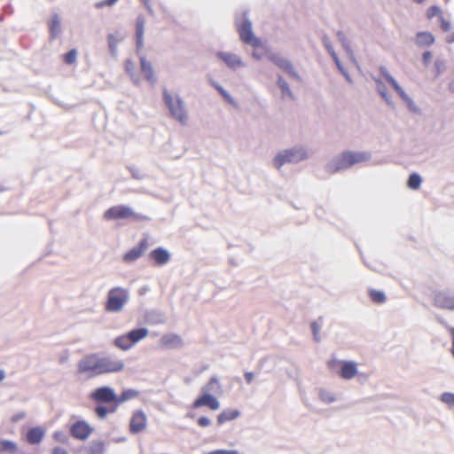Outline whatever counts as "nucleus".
<instances>
[{
  "mask_svg": "<svg viewBox=\"0 0 454 454\" xmlns=\"http://www.w3.org/2000/svg\"><path fill=\"white\" fill-rule=\"evenodd\" d=\"M160 341L166 348H176L182 344L181 338L176 334L165 335L161 338Z\"/></svg>",
  "mask_w": 454,
  "mask_h": 454,
  "instance_id": "nucleus-24",
  "label": "nucleus"
},
{
  "mask_svg": "<svg viewBox=\"0 0 454 454\" xmlns=\"http://www.w3.org/2000/svg\"><path fill=\"white\" fill-rule=\"evenodd\" d=\"M239 415V412L237 410H225L217 416V422L222 425L227 421L235 419Z\"/></svg>",
  "mask_w": 454,
  "mask_h": 454,
  "instance_id": "nucleus-26",
  "label": "nucleus"
},
{
  "mask_svg": "<svg viewBox=\"0 0 454 454\" xmlns=\"http://www.w3.org/2000/svg\"><path fill=\"white\" fill-rule=\"evenodd\" d=\"M51 454H69V453L67 449L60 447V446H57L51 450Z\"/></svg>",
  "mask_w": 454,
  "mask_h": 454,
  "instance_id": "nucleus-44",
  "label": "nucleus"
},
{
  "mask_svg": "<svg viewBox=\"0 0 454 454\" xmlns=\"http://www.w3.org/2000/svg\"><path fill=\"white\" fill-rule=\"evenodd\" d=\"M147 419L144 411H137L133 413L129 422V431L132 434H137L144 431L146 427Z\"/></svg>",
  "mask_w": 454,
  "mask_h": 454,
  "instance_id": "nucleus-10",
  "label": "nucleus"
},
{
  "mask_svg": "<svg viewBox=\"0 0 454 454\" xmlns=\"http://www.w3.org/2000/svg\"><path fill=\"white\" fill-rule=\"evenodd\" d=\"M207 454H239V452L233 450H216L210 451Z\"/></svg>",
  "mask_w": 454,
  "mask_h": 454,
  "instance_id": "nucleus-43",
  "label": "nucleus"
},
{
  "mask_svg": "<svg viewBox=\"0 0 454 454\" xmlns=\"http://www.w3.org/2000/svg\"><path fill=\"white\" fill-rule=\"evenodd\" d=\"M434 17H438L441 23V29L443 32H450L451 24L444 18L442 10L436 5H432L427 11V18L432 20Z\"/></svg>",
  "mask_w": 454,
  "mask_h": 454,
  "instance_id": "nucleus-11",
  "label": "nucleus"
},
{
  "mask_svg": "<svg viewBox=\"0 0 454 454\" xmlns=\"http://www.w3.org/2000/svg\"><path fill=\"white\" fill-rule=\"evenodd\" d=\"M91 397L98 403H116V395L107 387L97 388L91 394Z\"/></svg>",
  "mask_w": 454,
  "mask_h": 454,
  "instance_id": "nucleus-13",
  "label": "nucleus"
},
{
  "mask_svg": "<svg viewBox=\"0 0 454 454\" xmlns=\"http://www.w3.org/2000/svg\"><path fill=\"white\" fill-rule=\"evenodd\" d=\"M145 20L144 16L140 15L136 20V39L137 48L141 49L144 43V32H145Z\"/></svg>",
  "mask_w": 454,
  "mask_h": 454,
  "instance_id": "nucleus-18",
  "label": "nucleus"
},
{
  "mask_svg": "<svg viewBox=\"0 0 454 454\" xmlns=\"http://www.w3.org/2000/svg\"><path fill=\"white\" fill-rule=\"evenodd\" d=\"M328 366L331 369H356V364L353 362L340 361L336 358H333L328 362Z\"/></svg>",
  "mask_w": 454,
  "mask_h": 454,
  "instance_id": "nucleus-25",
  "label": "nucleus"
},
{
  "mask_svg": "<svg viewBox=\"0 0 454 454\" xmlns=\"http://www.w3.org/2000/svg\"><path fill=\"white\" fill-rule=\"evenodd\" d=\"M2 134H3V132H2V131H0V135H2Z\"/></svg>",
  "mask_w": 454,
  "mask_h": 454,
  "instance_id": "nucleus-59",
  "label": "nucleus"
},
{
  "mask_svg": "<svg viewBox=\"0 0 454 454\" xmlns=\"http://www.w3.org/2000/svg\"><path fill=\"white\" fill-rule=\"evenodd\" d=\"M270 59L275 65L283 69L285 72L290 74L293 76H297V74L295 73L294 68L289 60L280 58L277 55H271Z\"/></svg>",
  "mask_w": 454,
  "mask_h": 454,
  "instance_id": "nucleus-16",
  "label": "nucleus"
},
{
  "mask_svg": "<svg viewBox=\"0 0 454 454\" xmlns=\"http://www.w3.org/2000/svg\"><path fill=\"white\" fill-rule=\"evenodd\" d=\"M105 450V443L102 441L93 442L90 448V454H103Z\"/></svg>",
  "mask_w": 454,
  "mask_h": 454,
  "instance_id": "nucleus-35",
  "label": "nucleus"
},
{
  "mask_svg": "<svg viewBox=\"0 0 454 454\" xmlns=\"http://www.w3.org/2000/svg\"><path fill=\"white\" fill-rule=\"evenodd\" d=\"M387 82L391 84V86L395 89V90L400 95V97L407 103L411 104L412 101L409 98V96L404 92V90L399 86V84L396 82V81L388 74V73H382Z\"/></svg>",
  "mask_w": 454,
  "mask_h": 454,
  "instance_id": "nucleus-20",
  "label": "nucleus"
},
{
  "mask_svg": "<svg viewBox=\"0 0 454 454\" xmlns=\"http://www.w3.org/2000/svg\"><path fill=\"white\" fill-rule=\"evenodd\" d=\"M116 43H117V42H116L115 38L114 37V35H109V37H108V44H109V48H110V50L112 51H114L115 47H116Z\"/></svg>",
  "mask_w": 454,
  "mask_h": 454,
  "instance_id": "nucleus-45",
  "label": "nucleus"
},
{
  "mask_svg": "<svg viewBox=\"0 0 454 454\" xmlns=\"http://www.w3.org/2000/svg\"><path fill=\"white\" fill-rule=\"evenodd\" d=\"M238 31L241 41L244 43L250 44L254 49L262 47L261 40L254 36L252 30V24L249 20H244L238 27Z\"/></svg>",
  "mask_w": 454,
  "mask_h": 454,
  "instance_id": "nucleus-7",
  "label": "nucleus"
},
{
  "mask_svg": "<svg viewBox=\"0 0 454 454\" xmlns=\"http://www.w3.org/2000/svg\"><path fill=\"white\" fill-rule=\"evenodd\" d=\"M324 44H325V47L327 49L328 52L330 53V55L332 56V58L333 59L335 64L337 65L338 68L340 70H342V67H341V64H340V61L337 56V54L335 53V51H333V46L331 45L328 38L326 36L324 37Z\"/></svg>",
  "mask_w": 454,
  "mask_h": 454,
  "instance_id": "nucleus-29",
  "label": "nucleus"
},
{
  "mask_svg": "<svg viewBox=\"0 0 454 454\" xmlns=\"http://www.w3.org/2000/svg\"><path fill=\"white\" fill-rule=\"evenodd\" d=\"M4 378V372L0 371V381Z\"/></svg>",
  "mask_w": 454,
  "mask_h": 454,
  "instance_id": "nucleus-57",
  "label": "nucleus"
},
{
  "mask_svg": "<svg viewBox=\"0 0 454 454\" xmlns=\"http://www.w3.org/2000/svg\"><path fill=\"white\" fill-rule=\"evenodd\" d=\"M421 184V177L418 174H411L408 180V186L411 189H419Z\"/></svg>",
  "mask_w": 454,
  "mask_h": 454,
  "instance_id": "nucleus-31",
  "label": "nucleus"
},
{
  "mask_svg": "<svg viewBox=\"0 0 454 454\" xmlns=\"http://www.w3.org/2000/svg\"><path fill=\"white\" fill-rule=\"evenodd\" d=\"M307 157V153L302 149L286 150L279 153L274 158V165L276 168H280L287 162L299 161Z\"/></svg>",
  "mask_w": 454,
  "mask_h": 454,
  "instance_id": "nucleus-6",
  "label": "nucleus"
},
{
  "mask_svg": "<svg viewBox=\"0 0 454 454\" xmlns=\"http://www.w3.org/2000/svg\"><path fill=\"white\" fill-rule=\"evenodd\" d=\"M312 327H313L314 334H315V335H317V324H316V323H313V324H312Z\"/></svg>",
  "mask_w": 454,
  "mask_h": 454,
  "instance_id": "nucleus-51",
  "label": "nucleus"
},
{
  "mask_svg": "<svg viewBox=\"0 0 454 454\" xmlns=\"http://www.w3.org/2000/svg\"><path fill=\"white\" fill-rule=\"evenodd\" d=\"M434 304L440 309H454V295L438 292L434 294Z\"/></svg>",
  "mask_w": 454,
  "mask_h": 454,
  "instance_id": "nucleus-14",
  "label": "nucleus"
},
{
  "mask_svg": "<svg viewBox=\"0 0 454 454\" xmlns=\"http://www.w3.org/2000/svg\"><path fill=\"white\" fill-rule=\"evenodd\" d=\"M104 218L107 221L119 219H133L135 221H147L149 217L134 212L130 207L118 205L109 207L104 213Z\"/></svg>",
  "mask_w": 454,
  "mask_h": 454,
  "instance_id": "nucleus-3",
  "label": "nucleus"
},
{
  "mask_svg": "<svg viewBox=\"0 0 454 454\" xmlns=\"http://www.w3.org/2000/svg\"><path fill=\"white\" fill-rule=\"evenodd\" d=\"M253 56H254V58H255V59H261V55H259V54L257 53V51H254Z\"/></svg>",
  "mask_w": 454,
  "mask_h": 454,
  "instance_id": "nucleus-54",
  "label": "nucleus"
},
{
  "mask_svg": "<svg viewBox=\"0 0 454 454\" xmlns=\"http://www.w3.org/2000/svg\"><path fill=\"white\" fill-rule=\"evenodd\" d=\"M163 95L164 101L168 106L171 115L182 124H185L187 121V113L181 98L178 97L174 98L166 90Z\"/></svg>",
  "mask_w": 454,
  "mask_h": 454,
  "instance_id": "nucleus-5",
  "label": "nucleus"
},
{
  "mask_svg": "<svg viewBox=\"0 0 454 454\" xmlns=\"http://www.w3.org/2000/svg\"><path fill=\"white\" fill-rule=\"evenodd\" d=\"M49 27H50V30H51L52 35L55 36L59 33V27H60L59 18L57 14H55L51 18Z\"/></svg>",
  "mask_w": 454,
  "mask_h": 454,
  "instance_id": "nucleus-32",
  "label": "nucleus"
},
{
  "mask_svg": "<svg viewBox=\"0 0 454 454\" xmlns=\"http://www.w3.org/2000/svg\"><path fill=\"white\" fill-rule=\"evenodd\" d=\"M138 395V392L133 389L123 391L121 395L116 396V403L120 404Z\"/></svg>",
  "mask_w": 454,
  "mask_h": 454,
  "instance_id": "nucleus-28",
  "label": "nucleus"
},
{
  "mask_svg": "<svg viewBox=\"0 0 454 454\" xmlns=\"http://www.w3.org/2000/svg\"><path fill=\"white\" fill-rule=\"evenodd\" d=\"M197 423L201 427H207L210 425V419L207 417H200L197 420Z\"/></svg>",
  "mask_w": 454,
  "mask_h": 454,
  "instance_id": "nucleus-42",
  "label": "nucleus"
},
{
  "mask_svg": "<svg viewBox=\"0 0 454 454\" xmlns=\"http://www.w3.org/2000/svg\"><path fill=\"white\" fill-rule=\"evenodd\" d=\"M338 36H339L342 41H344V39L342 38V37H343V34H342V33L339 32V33H338ZM343 46H344V47H347V45H346L345 42H343Z\"/></svg>",
  "mask_w": 454,
  "mask_h": 454,
  "instance_id": "nucleus-53",
  "label": "nucleus"
},
{
  "mask_svg": "<svg viewBox=\"0 0 454 454\" xmlns=\"http://www.w3.org/2000/svg\"><path fill=\"white\" fill-rule=\"evenodd\" d=\"M319 397L323 402L327 403H333L335 400V397L326 390H321L319 392Z\"/></svg>",
  "mask_w": 454,
  "mask_h": 454,
  "instance_id": "nucleus-37",
  "label": "nucleus"
},
{
  "mask_svg": "<svg viewBox=\"0 0 454 454\" xmlns=\"http://www.w3.org/2000/svg\"><path fill=\"white\" fill-rule=\"evenodd\" d=\"M202 406H207L212 411H216L220 408L218 400L210 394H204L199 396L192 403L193 409H198Z\"/></svg>",
  "mask_w": 454,
  "mask_h": 454,
  "instance_id": "nucleus-12",
  "label": "nucleus"
},
{
  "mask_svg": "<svg viewBox=\"0 0 454 454\" xmlns=\"http://www.w3.org/2000/svg\"><path fill=\"white\" fill-rule=\"evenodd\" d=\"M370 159V154L364 152H344L330 162L326 168L331 174L340 170L348 168L355 164L366 161Z\"/></svg>",
  "mask_w": 454,
  "mask_h": 454,
  "instance_id": "nucleus-1",
  "label": "nucleus"
},
{
  "mask_svg": "<svg viewBox=\"0 0 454 454\" xmlns=\"http://www.w3.org/2000/svg\"><path fill=\"white\" fill-rule=\"evenodd\" d=\"M148 246V239L146 238L142 239L136 247L131 248L129 251L124 254L123 261L126 262H132L137 260L145 253Z\"/></svg>",
  "mask_w": 454,
  "mask_h": 454,
  "instance_id": "nucleus-9",
  "label": "nucleus"
},
{
  "mask_svg": "<svg viewBox=\"0 0 454 454\" xmlns=\"http://www.w3.org/2000/svg\"><path fill=\"white\" fill-rule=\"evenodd\" d=\"M119 0H102L95 4L97 9H102L105 7H111L114 5Z\"/></svg>",
  "mask_w": 454,
  "mask_h": 454,
  "instance_id": "nucleus-39",
  "label": "nucleus"
},
{
  "mask_svg": "<svg viewBox=\"0 0 454 454\" xmlns=\"http://www.w3.org/2000/svg\"><path fill=\"white\" fill-rule=\"evenodd\" d=\"M129 301V292L127 289L117 286L108 291L107 298L104 308L107 312H119Z\"/></svg>",
  "mask_w": 454,
  "mask_h": 454,
  "instance_id": "nucleus-2",
  "label": "nucleus"
},
{
  "mask_svg": "<svg viewBox=\"0 0 454 454\" xmlns=\"http://www.w3.org/2000/svg\"><path fill=\"white\" fill-rule=\"evenodd\" d=\"M76 58L77 51L75 49H73L63 56V60L66 64L72 65L76 61Z\"/></svg>",
  "mask_w": 454,
  "mask_h": 454,
  "instance_id": "nucleus-34",
  "label": "nucleus"
},
{
  "mask_svg": "<svg viewBox=\"0 0 454 454\" xmlns=\"http://www.w3.org/2000/svg\"><path fill=\"white\" fill-rule=\"evenodd\" d=\"M432 59V53L430 51H425L423 53V62L425 65H428Z\"/></svg>",
  "mask_w": 454,
  "mask_h": 454,
  "instance_id": "nucleus-46",
  "label": "nucleus"
},
{
  "mask_svg": "<svg viewBox=\"0 0 454 454\" xmlns=\"http://www.w3.org/2000/svg\"><path fill=\"white\" fill-rule=\"evenodd\" d=\"M22 417H23V415H22V414H21V415H15V416L12 419V422H16V421H18L20 419H21Z\"/></svg>",
  "mask_w": 454,
  "mask_h": 454,
  "instance_id": "nucleus-50",
  "label": "nucleus"
},
{
  "mask_svg": "<svg viewBox=\"0 0 454 454\" xmlns=\"http://www.w3.org/2000/svg\"><path fill=\"white\" fill-rule=\"evenodd\" d=\"M95 412L100 419H105L108 414L109 411L107 408L104 406H98L95 409Z\"/></svg>",
  "mask_w": 454,
  "mask_h": 454,
  "instance_id": "nucleus-40",
  "label": "nucleus"
},
{
  "mask_svg": "<svg viewBox=\"0 0 454 454\" xmlns=\"http://www.w3.org/2000/svg\"><path fill=\"white\" fill-rule=\"evenodd\" d=\"M416 43L419 46H430L434 43V36L429 32H419L416 35Z\"/></svg>",
  "mask_w": 454,
  "mask_h": 454,
  "instance_id": "nucleus-22",
  "label": "nucleus"
},
{
  "mask_svg": "<svg viewBox=\"0 0 454 454\" xmlns=\"http://www.w3.org/2000/svg\"><path fill=\"white\" fill-rule=\"evenodd\" d=\"M435 65H436V67L438 69V74H440L441 73V67H442V64L441 62H436Z\"/></svg>",
  "mask_w": 454,
  "mask_h": 454,
  "instance_id": "nucleus-52",
  "label": "nucleus"
},
{
  "mask_svg": "<svg viewBox=\"0 0 454 454\" xmlns=\"http://www.w3.org/2000/svg\"><path fill=\"white\" fill-rule=\"evenodd\" d=\"M357 371H339L340 376L343 379L349 380L352 379Z\"/></svg>",
  "mask_w": 454,
  "mask_h": 454,
  "instance_id": "nucleus-41",
  "label": "nucleus"
},
{
  "mask_svg": "<svg viewBox=\"0 0 454 454\" xmlns=\"http://www.w3.org/2000/svg\"><path fill=\"white\" fill-rule=\"evenodd\" d=\"M141 72L145 79L153 83L155 81L154 71L152 64L146 60L145 57H140Z\"/></svg>",
  "mask_w": 454,
  "mask_h": 454,
  "instance_id": "nucleus-19",
  "label": "nucleus"
},
{
  "mask_svg": "<svg viewBox=\"0 0 454 454\" xmlns=\"http://www.w3.org/2000/svg\"><path fill=\"white\" fill-rule=\"evenodd\" d=\"M449 331L450 333L451 339H452L451 353H452V356H454V327H449Z\"/></svg>",
  "mask_w": 454,
  "mask_h": 454,
  "instance_id": "nucleus-47",
  "label": "nucleus"
},
{
  "mask_svg": "<svg viewBox=\"0 0 454 454\" xmlns=\"http://www.w3.org/2000/svg\"><path fill=\"white\" fill-rule=\"evenodd\" d=\"M379 90H380V92L381 96H382L386 100H387V98L386 93H385L383 90H381L380 89H379Z\"/></svg>",
  "mask_w": 454,
  "mask_h": 454,
  "instance_id": "nucleus-55",
  "label": "nucleus"
},
{
  "mask_svg": "<svg viewBox=\"0 0 454 454\" xmlns=\"http://www.w3.org/2000/svg\"><path fill=\"white\" fill-rule=\"evenodd\" d=\"M69 432L74 439L85 441L93 433V427L84 420H77L72 424Z\"/></svg>",
  "mask_w": 454,
  "mask_h": 454,
  "instance_id": "nucleus-8",
  "label": "nucleus"
},
{
  "mask_svg": "<svg viewBox=\"0 0 454 454\" xmlns=\"http://www.w3.org/2000/svg\"><path fill=\"white\" fill-rule=\"evenodd\" d=\"M150 257L154 261V262L158 265L166 264L169 259L170 255L168 252L161 247H158L153 250L150 254Z\"/></svg>",
  "mask_w": 454,
  "mask_h": 454,
  "instance_id": "nucleus-17",
  "label": "nucleus"
},
{
  "mask_svg": "<svg viewBox=\"0 0 454 454\" xmlns=\"http://www.w3.org/2000/svg\"><path fill=\"white\" fill-rule=\"evenodd\" d=\"M368 295H369L371 301L376 304H382L387 300V297H386L384 292L376 290V289H372V288L368 290Z\"/></svg>",
  "mask_w": 454,
  "mask_h": 454,
  "instance_id": "nucleus-27",
  "label": "nucleus"
},
{
  "mask_svg": "<svg viewBox=\"0 0 454 454\" xmlns=\"http://www.w3.org/2000/svg\"><path fill=\"white\" fill-rule=\"evenodd\" d=\"M45 430L40 427H35L27 432L26 440L29 444H39L44 438Z\"/></svg>",
  "mask_w": 454,
  "mask_h": 454,
  "instance_id": "nucleus-15",
  "label": "nucleus"
},
{
  "mask_svg": "<svg viewBox=\"0 0 454 454\" xmlns=\"http://www.w3.org/2000/svg\"><path fill=\"white\" fill-rule=\"evenodd\" d=\"M278 84L282 90L283 97L286 96L289 98H293V94L288 87V84L283 78H281V77L278 78Z\"/></svg>",
  "mask_w": 454,
  "mask_h": 454,
  "instance_id": "nucleus-33",
  "label": "nucleus"
},
{
  "mask_svg": "<svg viewBox=\"0 0 454 454\" xmlns=\"http://www.w3.org/2000/svg\"><path fill=\"white\" fill-rule=\"evenodd\" d=\"M413 1H414L415 3H417V4H420V3H422L424 0H413Z\"/></svg>",
  "mask_w": 454,
  "mask_h": 454,
  "instance_id": "nucleus-58",
  "label": "nucleus"
},
{
  "mask_svg": "<svg viewBox=\"0 0 454 454\" xmlns=\"http://www.w3.org/2000/svg\"><path fill=\"white\" fill-rule=\"evenodd\" d=\"M147 335L148 330L146 328L134 329L126 334L117 337L114 344L122 350H128Z\"/></svg>",
  "mask_w": 454,
  "mask_h": 454,
  "instance_id": "nucleus-4",
  "label": "nucleus"
},
{
  "mask_svg": "<svg viewBox=\"0 0 454 454\" xmlns=\"http://www.w3.org/2000/svg\"><path fill=\"white\" fill-rule=\"evenodd\" d=\"M446 42H447L448 43H454V31H453V32H451V33H450V35H448L446 36Z\"/></svg>",
  "mask_w": 454,
  "mask_h": 454,
  "instance_id": "nucleus-48",
  "label": "nucleus"
},
{
  "mask_svg": "<svg viewBox=\"0 0 454 454\" xmlns=\"http://www.w3.org/2000/svg\"><path fill=\"white\" fill-rule=\"evenodd\" d=\"M219 57L231 68H237L243 66L241 59L235 54L223 52L219 53Z\"/></svg>",
  "mask_w": 454,
  "mask_h": 454,
  "instance_id": "nucleus-21",
  "label": "nucleus"
},
{
  "mask_svg": "<svg viewBox=\"0 0 454 454\" xmlns=\"http://www.w3.org/2000/svg\"><path fill=\"white\" fill-rule=\"evenodd\" d=\"M246 377L247 379V381L249 382L251 380V379H252V373L251 372L247 373Z\"/></svg>",
  "mask_w": 454,
  "mask_h": 454,
  "instance_id": "nucleus-56",
  "label": "nucleus"
},
{
  "mask_svg": "<svg viewBox=\"0 0 454 454\" xmlns=\"http://www.w3.org/2000/svg\"><path fill=\"white\" fill-rule=\"evenodd\" d=\"M215 88L217 90V91L222 95V97L230 104L234 105L235 102L233 98L231 97V95L220 85L215 84Z\"/></svg>",
  "mask_w": 454,
  "mask_h": 454,
  "instance_id": "nucleus-36",
  "label": "nucleus"
},
{
  "mask_svg": "<svg viewBox=\"0 0 454 454\" xmlns=\"http://www.w3.org/2000/svg\"><path fill=\"white\" fill-rule=\"evenodd\" d=\"M449 90L451 91V92H454V78L450 81V82L449 83Z\"/></svg>",
  "mask_w": 454,
  "mask_h": 454,
  "instance_id": "nucleus-49",
  "label": "nucleus"
},
{
  "mask_svg": "<svg viewBox=\"0 0 454 454\" xmlns=\"http://www.w3.org/2000/svg\"><path fill=\"white\" fill-rule=\"evenodd\" d=\"M19 446L18 444L11 440H1L0 441V454L1 453H8V454H16L18 452Z\"/></svg>",
  "mask_w": 454,
  "mask_h": 454,
  "instance_id": "nucleus-23",
  "label": "nucleus"
},
{
  "mask_svg": "<svg viewBox=\"0 0 454 454\" xmlns=\"http://www.w3.org/2000/svg\"><path fill=\"white\" fill-rule=\"evenodd\" d=\"M125 69H126L127 73L130 75L131 79H133V81L136 83H138L139 78L135 73V70H136L135 63L130 59H127L125 61Z\"/></svg>",
  "mask_w": 454,
  "mask_h": 454,
  "instance_id": "nucleus-30",
  "label": "nucleus"
},
{
  "mask_svg": "<svg viewBox=\"0 0 454 454\" xmlns=\"http://www.w3.org/2000/svg\"><path fill=\"white\" fill-rule=\"evenodd\" d=\"M441 400L450 407H454V394L443 393L441 396Z\"/></svg>",
  "mask_w": 454,
  "mask_h": 454,
  "instance_id": "nucleus-38",
  "label": "nucleus"
}]
</instances>
